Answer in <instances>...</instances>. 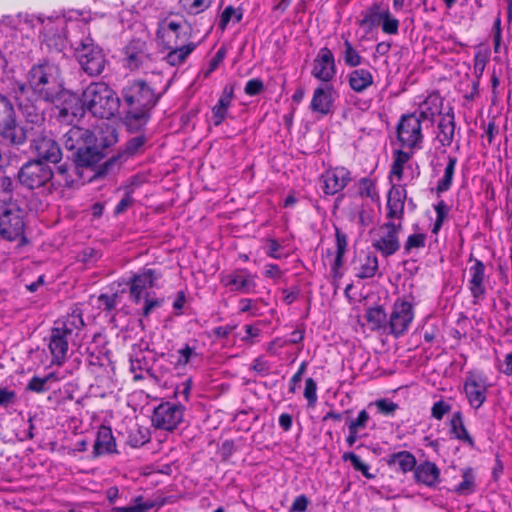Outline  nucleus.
Wrapping results in <instances>:
<instances>
[{
  "label": "nucleus",
  "mask_w": 512,
  "mask_h": 512,
  "mask_svg": "<svg viewBox=\"0 0 512 512\" xmlns=\"http://www.w3.org/2000/svg\"><path fill=\"white\" fill-rule=\"evenodd\" d=\"M414 151H404L402 149L393 152V163L391 165L389 178L395 177L397 181H401L404 176L405 169H412L411 158Z\"/></svg>",
  "instance_id": "nucleus-36"
},
{
  "label": "nucleus",
  "mask_w": 512,
  "mask_h": 512,
  "mask_svg": "<svg viewBox=\"0 0 512 512\" xmlns=\"http://www.w3.org/2000/svg\"><path fill=\"white\" fill-rule=\"evenodd\" d=\"M347 81L352 91L361 94L374 84V76L370 70L358 67L348 73Z\"/></svg>",
  "instance_id": "nucleus-31"
},
{
  "label": "nucleus",
  "mask_w": 512,
  "mask_h": 512,
  "mask_svg": "<svg viewBox=\"0 0 512 512\" xmlns=\"http://www.w3.org/2000/svg\"><path fill=\"white\" fill-rule=\"evenodd\" d=\"M98 141L97 129L91 132L88 129L73 125L63 134V144L69 151L79 152V148H84L93 141Z\"/></svg>",
  "instance_id": "nucleus-24"
},
{
  "label": "nucleus",
  "mask_w": 512,
  "mask_h": 512,
  "mask_svg": "<svg viewBox=\"0 0 512 512\" xmlns=\"http://www.w3.org/2000/svg\"><path fill=\"white\" fill-rule=\"evenodd\" d=\"M117 453V445L110 427L101 425L93 445V456Z\"/></svg>",
  "instance_id": "nucleus-28"
},
{
  "label": "nucleus",
  "mask_w": 512,
  "mask_h": 512,
  "mask_svg": "<svg viewBox=\"0 0 512 512\" xmlns=\"http://www.w3.org/2000/svg\"><path fill=\"white\" fill-rule=\"evenodd\" d=\"M337 73L335 58L332 51L328 47L319 50L313 61L311 74L314 78L329 83Z\"/></svg>",
  "instance_id": "nucleus-20"
},
{
  "label": "nucleus",
  "mask_w": 512,
  "mask_h": 512,
  "mask_svg": "<svg viewBox=\"0 0 512 512\" xmlns=\"http://www.w3.org/2000/svg\"><path fill=\"white\" fill-rule=\"evenodd\" d=\"M264 90V83L261 79L259 78H253V79H250L245 87H244V92L248 95V96H256V95H259L262 91Z\"/></svg>",
  "instance_id": "nucleus-64"
},
{
  "label": "nucleus",
  "mask_w": 512,
  "mask_h": 512,
  "mask_svg": "<svg viewBox=\"0 0 512 512\" xmlns=\"http://www.w3.org/2000/svg\"><path fill=\"white\" fill-rule=\"evenodd\" d=\"M414 479L418 484L433 488L440 483V469L430 461H424L415 465Z\"/></svg>",
  "instance_id": "nucleus-29"
},
{
  "label": "nucleus",
  "mask_w": 512,
  "mask_h": 512,
  "mask_svg": "<svg viewBox=\"0 0 512 512\" xmlns=\"http://www.w3.org/2000/svg\"><path fill=\"white\" fill-rule=\"evenodd\" d=\"M451 405L440 399L436 401L431 408V416L432 418L440 421L443 419L444 415L451 411Z\"/></svg>",
  "instance_id": "nucleus-61"
},
{
  "label": "nucleus",
  "mask_w": 512,
  "mask_h": 512,
  "mask_svg": "<svg viewBox=\"0 0 512 512\" xmlns=\"http://www.w3.org/2000/svg\"><path fill=\"white\" fill-rule=\"evenodd\" d=\"M162 278L160 270L144 267L130 279V299L135 304H140L146 294H151L150 289L158 288V281Z\"/></svg>",
  "instance_id": "nucleus-11"
},
{
  "label": "nucleus",
  "mask_w": 512,
  "mask_h": 512,
  "mask_svg": "<svg viewBox=\"0 0 512 512\" xmlns=\"http://www.w3.org/2000/svg\"><path fill=\"white\" fill-rule=\"evenodd\" d=\"M342 59L346 66L351 68H358L365 61L364 57L354 47L348 38H344Z\"/></svg>",
  "instance_id": "nucleus-42"
},
{
  "label": "nucleus",
  "mask_w": 512,
  "mask_h": 512,
  "mask_svg": "<svg viewBox=\"0 0 512 512\" xmlns=\"http://www.w3.org/2000/svg\"><path fill=\"white\" fill-rule=\"evenodd\" d=\"M369 420V413L365 409H363L358 413L356 418L348 419L346 421V425L348 427V430H354L361 433V431L367 427Z\"/></svg>",
  "instance_id": "nucleus-54"
},
{
  "label": "nucleus",
  "mask_w": 512,
  "mask_h": 512,
  "mask_svg": "<svg viewBox=\"0 0 512 512\" xmlns=\"http://www.w3.org/2000/svg\"><path fill=\"white\" fill-rule=\"evenodd\" d=\"M59 121L73 124L79 121L85 114L86 106L76 94L64 92L61 95V103L57 106Z\"/></svg>",
  "instance_id": "nucleus-19"
},
{
  "label": "nucleus",
  "mask_w": 512,
  "mask_h": 512,
  "mask_svg": "<svg viewBox=\"0 0 512 512\" xmlns=\"http://www.w3.org/2000/svg\"><path fill=\"white\" fill-rule=\"evenodd\" d=\"M199 354L196 350V347L185 344L182 348L177 350V359L175 362V366L183 367L190 363V361L197 357Z\"/></svg>",
  "instance_id": "nucleus-51"
},
{
  "label": "nucleus",
  "mask_w": 512,
  "mask_h": 512,
  "mask_svg": "<svg viewBox=\"0 0 512 512\" xmlns=\"http://www.w3.org/2000/svg\"><path fill=\"white\" fill-rule=\"evenodd\" d=\"M397 139L402 147L411 151L422 148L421 119L416 114L403 115L397 126Z\"/></svg>",
  "instance_id": "nucleus-10"
},
{
  "label": "nucleus",
  "mask_w": 512,
  "mask_h": 512,
  "mask_svg": "<svg viewBox=\"0 0 512 512\" xmlns=\"http://www.w3.org/2000/svg\"><path fill=\"white\" fill-rule=\"evenodd\" d=\"M456 165L457 158L455 156L449 155L447 157V164L444 169V174L437 182L436 190L438 193H443L450 189L453 182Z\"/></svg>",
  "instance_id": "nucleus-44"
},
{
  "label": "nucleus",
  "mask_w": 512,
  "mask_h": 512,
  "mask_svg": "<svg viewBox=\"0 0 512 512\" xmlns=\"http://www.w3.org/2000/svg\"><path fill=\"white\" fill-rule=\"evenodd\" d=\"M151 368L150 357L140 347L133 346L130 355V369L135 380L143 379V371L149 372Z\"/></svg>",
  "instance_id": "nucleus-37"
},
{
  "label": "nucleus",
  "mask_w": 512,
  "mask_h": 512,
  "mask_svg": "<svg viewBox=\"0 0 512 512\" xmlns=\"http://www.w3.org/2000/svg\"><path fill=\"white\" fill-rule=\"evenodd\" d=\"M184 406L172 402L159 404L153 412L152 423L158 429L173 431L182 422Z\"/></svg>",
  "instance_id": "nucleus-16"
},
{
  "label": "nucleus",
  "mask_w": 512,
  "mask_h": 512,
  "mask_svg": "<svg viewBox=\"0 0 512 512\" xmlns=\"http://www.w3.org/2000/svg\"><path fill=\"white\" fill-rule=\"evenodd\" d=\"M257 275L246 268H237L227 273H221L220 283L230 292L252 294L256 292Z\"/></svg>",
  "instance_id": "nucleus-14"
},
{
  "label": "nucleus",
  "mask_w": 512,
  "mask_h": 512,
  "mask_svg": "<svg viewBox=\"0 0 512 512\" xmlns=\"http://www.w3.org/2000/svg\"><path fill=\"white\" fill-rule=\"evenodd\" d=\"M489 386L487 378L482 373H466L463 391L471 408L478 410L485 403Z\"/></svg>",
  "instance_id": "nucleus-15"
},
{
  "label": "nucleus",
  "mask_w": 512,
  "mask_h": 512,
  "mask_svg": "<svg viewBox=\"0 0 512 512\" xmlns=\"http://www.w3.org/2000/svg\"><path fill=\"white\" fill-rule=\"evenodd\" d=\"M47 384L48 383L46 382L44 377L33 376L31 380L28 382L25 389L26 391H31L35 393H44L49 389Z\"/></svg>",
  "instance_id": "nucleus-63"
},
{
  "label": "nucleus",
  "mask_w": 512,
  "mask_h": 512,
  "mask_svg": "<svg viewBox=\"0 0 512 512\" xmlns=\"http://www.w3.org/2000/svg\"><path fill=\"white\" fill-rule=\"evenodd\" d=\"M180 29L179 23L170 21L163 24L158 31V39L169 50L164 59L173 67L183 64L197 46L194 42L185 43L180 35Z\"/></svg>",
  "instance_id": "nucleus-4"
},
{
  "label": "nucleus",
  "mask_w": 512,
  "mask_h": 512,
  "mask_svg": "<svg viewBox=\"0 0 512 512\" xmlns=\"http://www.w3.org/2000/svg\"><path fill=\"white\" fill-rule=\"evenodd\" d=\"M224 58H225V50L223 48H220L216 52L214 57L209 61L208 67L201 71V74L203 75V77L208 78L211 75V73H213L218 68V66L224 60Z\"/></svg>",
  "instance_id": "nucleus-60"
},
{
  "label": "nucleus",
  "mask_w": 512,
  "mask_h": 512,
  "mask_svg": "<svg viewBox=\"0 0 512 512\" xmlns=\"http://www.w3.org/2000/svg\"><path fill=\"white\" fill-rule=\"evenodd\" d=\"M97 135V142L94 140L84 148H79V152H73L75 162L73 171L98 164L104 157L102 150L117 142L116 130L109 124L103 123L97 127Z\"/></svg>",
  "instance_id": "nucleus-5"
},
{
  "label": "nucleus",
  "mask_w": 512,
  "mask_h": 512,
  "mask_svg": "<svg viewBox=\"0 0 512 512\" xmlns=\"http://www.w3.org/2000/svg\"><path fill=\"white\" fill-rule=\"evenodd\" d=\"M73 167H68L66 164H62L57 167V174L62 177L63 185L66 187H71L74 185L75 178L74 175H79V169L73 171Z\"/></svg>",
  "instance_id": "nucleus-56"
},
{
  "label": "nucleus",
  "mask_w": 512,
  "mask_h": 512,
  "mask_svg": "<svg viewBox=\"0 0 512 512\" xmlns=\"http://www.w3.org/2000/svg\"><path fill=\"white\" fill-rule=\"evenodd\" d=\"M373 405L377 408V411L385 416H394L398 409V404L389 399L376 400Z\"/></svg>",
  "instance_id": "nucleus-57"
},
{
  "label": "nucleus",
  "mask_w": 512,
  "mask_h": 512,
  "mask_svg": "<svg viewBox=\"0 0 512 512\" xmlns=\"http://www.w3.org/2000/svg\"><path fill=\"white\" fill-rule=\"evenodd\" d=\"M74 47L75 56L85 73L90 76H97L104 70L105 56L102 49L93 43L89 37L71 42Z\"/></svg>",
  "instance_id": "nucleus-7"
},
{
  "label": "nucleus",
  "mask_w": 512,
  "mask_h": 512,
  "mask_svg": "<svg viewBox=\"0 0 512 512\" xmlns=\"http://www.w3.org/2000/svg\"><path fill=\"white\" fill-rule=\"evenodd\" d=\"M388 7H383L379 3H373L363 13V18L360 20V26L374 27L379 25Z\"/></svg>",
  "instance_id": "nucleus-43"
},
{
  "label": "nucleus",
  "mask_w": 512,
  "mask_h": 512,
  "mask_svg": "<svg viewBox=\"0 0 512 512\" xmlns=\"http://www.w3.org/2000/svg\"><path fill=\"white\" fill-rule=\"evenodd\" d=\"M214 0H179V5L188 15H198L206 11Z\"/></svg>",
  "instance_id": "nucleus-47"
},
{
  "label": "nucleus",
  "mask_w": 512,
  "mask_h": 512,
  "mask_svg": "<svg viewBox=\"0 0 512 512\" xmlns=\"http://www.w3.org/2000/svg\"><path fill=\"white\" fill-rule=\"evenodd\" d=\"M0 136L13 145H23L28 139V129L18 119L11 99L0 93Z\"/></svg>",
  "instance_id": "nucleus-6"
},
{
  "label": "nucleus",
  "mask_w": 512,
  "mask_h": 512,
  "mask_svg": "<svg viewBox=\"0 0 512 512\" xmlns=\"http://www.w3.org/2000/svg\"><path fill=\"white\" fill-rule=\"evenodd\" d=\"M142 301H144L142 308V315L144 317H148L154 309L161 307L164 302L162 298L152 297L151 294H146Z\"/></svg>",
  "instance_id": "nucleus-58"
},
{
  "label": "nucleus",
  "mask_w": 512,
  "mask_h": 512,
  "mask_svg": "<svg viewBox=\"0 0 512 512\" xmlns=\"http://www.w3.org/2000/svg\"><path fill=\"white\" fill-rule=\"evenodd\" d=\"M343 461H350L351 465L356 471L362 473V475L367 479H373L375 475L369 472L370 467L368 464L361 461L360 457L353 452H345L342 455Z\"/></svg>",
  "instance_id": "nucleus-48"
},
{
  "label": "nucleus",
  "mask_w": 512,
  "mask_h": 512,
  "mask_svg": "<svg viewBox=\"0 0 512 512\" xmlns=\"http://www.w3.org/2000/svg\"><path fill=\"white\" fill-rule=\"evenodd\" d=\"M24 220L20 210L5 209L0 214V236L7 241L25 240Z\"/></svg>",
  "instance_id": "nucleus-17"
},
{
  "label": "nucleus",
  "mask_w": 512,
  "mask_h": 512,
  "mask_svg": "<svg viewBox=\"0 0 512 512\" xmlns=\"http://www.w3.org/2000/svg\"><path fill=\"white\" fill-rule=\"evenodd\" d=\"M59 329H52L49 341V350L52 355V363L61 366L68 353L69 342L73 339L65 336Z\"/></svg>",
  "instance_id": "nucleus-27"
},
{
  "label": "nucleus",
  "mask_w": 512,
  "mask_h": 512,
  "mask_svg": "<svg viewBox=\"0 0 512 512\" xmlns=\"http://www.w3.org/2000/svg\"><path fill=\"white\" fill-rule=\"evenodd\" d=\"M489 37L492 41L493 52L495 54V59L501 60L502 57L507 55L508 46L503 38V28H502V20L501 14L498 11L496 16L494 17Z\"/></svg>",
  "instance_id": "nucleus-32"
},
{
  "label": "nucleus",
  "mask_w": 512,
  "mask_h": 512,
  "mask_svg": "<svg viewBox=\"0 0 512 512\" xmlns=\"http://www.w3.org/2000/svg\"><path fill=\"white\" fill-rule=\"evenodd\" d=\"M14 181L0 171V202L6 203L12 198Z\"/></svg>",
  "instance_id": "nucleus-52"
},
{
  "label": "nucleus",
  "mask_w": 512,
  "mask_h": 512,
  "mask_svg": "<svg viewBox=\"0 0 512 512\" xmlns=\"http://www.w3.org/2000/svg\"><path fill=\"white\" fill-rule=\"evenodd\" d=\"M384 461L389 468L403 474L413 471L417 464L415 456L406 450L388 454L384 457Z\"/></svg>",
  "instance_id": "nucleus-30"
},
{
  "label": "nucleus",
  "mask_w": 512,
  "mask_h": 512,
  "mask_svg": "<svg viewBox=\"0 0 512 512\" xmlns=\"http://www.w3.org/2000/svg\"><path fill=\"white\" fill-rule=\"evenodd\" d=\"M335 90L331 84L320 85L313 91L310 109L313 113L326 116L333 112Z\"/></svg>",
  "instance_id": "nucleus-22"
},
{
  "label": "nucleus",
  "mask_w": 512,
  "mask_h": 512,
  "mask_svg": "<svg viewBox=\"0 0 512 512\" xmlns=\"http://www.w3.org/2000/svg\"><path fill=\"white\" fill-rule=\"evenodd\" d=\"M304 397L308 401L309 406H315L318 399L317 384L312 378H307L305 381Z\"/></svg>",
  "instance_id": "nucleus-59"
},
{
  "label": "nucleus",
  "mask_w": 512,
  "mask_h": 512,
  "mask_svg": "<svg viewBox=\"0 0 512 512\" xmlns=\"http://www.w3.org/2000/svg\"><path fill=\"white\" fill-rule=\"evenodd\" d=\"M380 24L385 34L395 35L399 31V20L392 16L389 9L384 14Z\"/></svg>",
  "instance_id": "nucleus-55"
},
{
  "label": "nucleus",
  "mask_w": 512,
  "mask_h": 512,
  "mask_svg": "<svg viewBox=\"0 0 512 512\" xmlns=\"http://www.w3.org/2000/svg\"><path fill=\"white\" fill-rule=\"evenodd\" d=\"M84 321L80 309L75 308L71 313L67 314L62 320L56 322L53 329H59L63 334L71 339L83 327Z\"/></svg>",
  "instance_id": "nucleus-34"
},
{
  "label": "nucleus",
  "mask_w": 512,
  "mask_h": 512,
  "mask_svg": "<svg viewBox=\"0 0 512 512\" xmlns=\"http://www.w3.org/2000/svg\"><path fill=\"white\" fill-rule=\"evenodd\" d=\"M442 106V97L438 93H431L418 103V117L432 121L436 115L441 113Z\"/></svg>",
  "instance_id": "nucleus-35"
},
{
  "label": "nucleus",
  "mask_w": 512,
  "mask_h": 512,
  "mask_svg": "<svg viewBox=\"0 0 512 512\" xmlns=\"http://www.w3.org/2000/svg\"><path fill=\"white\" fill-rule=\"evenodd\" d=\"M415 232L410 234L404 243V253L411 254L414 250L424 248L426 245L427 235L426 233L419 232L418 225L413 226Z\"/></svg>",
  "instance_id": "nucleus-46"
},
{
  "label": "nucleus",
  "mask_w": 512,
  "mask_h": 512,
  "mask_svg": "<svg viewBox=\"0 0 512 512\" xmlns=\"http://www.w3.org/2000/svg\"><path fill=\"white\" fill-rule=\"evenodd\" d=\"M455 137V120L452 111L444 114L437 125L436 139L443 147L452 145Z\"/></svg>",
  "instance_id": "nucleus-33"
},
{
  "label": "nucleus",
  "mask_w": 512,
  "mask_h": 512,
  "mask_svg": "<svg viewBox=\"0 0 512 512\" xmlns=\"http://www.w3.org/2000/svg\"><path fill=\"white\" fill-rule=\"evenodd\" d=\"M351 180V173L345 167L329 169L321 176L323 191L326 195H335L341 192Z\"/></svg>",
  "instance_id": "nucleus-21"
},
{
  "label": "nucleus",
  "mask_w": 512,
  "mask_h": 512,
  "mask_svg": "<svg viewBox=\"0 0 512 512\" xmlns=\"http://www.w3.org/2000/svg\"><path fill=\"white\" fill-rule=\"evenodd\" d=\"M365 318L372 330H387L388 318L384 308L380 305L366 310Z\"/></svg>",
  "instance_id": "nucleus-39"
},
{
  "label": "nucleus",
  "mask_w": 512,
  "mask_h": 512,
  "mask_svg": "<svg viewBox=\"0 0 512 512\" xmlns=\"http://www.w3.org/2000/svg\"><path fill=\"white\" fill-rule=\"evenodd\" d=\"M450 434L455 439L468 444L469 446L474 445V441L464 425L463 414L461 411L454 412L450 419Z\"/></svg>",
  "instance_id": "nucleus-38"
},
{
  "label": "nucleus",
  "mask_w": 512,
  "mask_h": 512,
  "mask_svg": "<svg viewBox=\"0 0 512 512\" xmlns=\"http://www.w3.org/2000/svg\"><path fill=\"white\" fill-rule=\"evenodd\" d=\"M1 24H6L14 27H16L17 25L25 24L30 28H36L38 26H43L45 24V20L40 16L19 14L17 23L11 17L7 16L0 21V25Z\"/></svg>",
  "instance_id": "nucleus-45"
},
{
  "label": "nucleus",
  "mask_w": 512,
  "mask_h": 512,
  "mask_svg": "<svg viewBox=\"0 0 512 512\" xmlns=\"http://www.w3.org/2000/svg\"><path fill=\"white\" fill-rule=\"evenodd\" d=\"M119 303V296L117 293H113L111 295L101 294L98 297V304L106 311H112L116 308Z\"/></svg>",
  "instance_id": "nucleus-62"
},
{
  "label": "nucleus",
  "mask_w": 512,
  "mask_h": 512,
  "mask_svg": "<svg viewBox=\"0 0 512 512\" xmlns=\"http://www.w3.org/2000/svg\"><path fill=\"white\" fill-rule=\"evenodd\" d=\"M14 99L18 109L27 123L41 127L45 121L41 99H35L34 94L24 83H18L14 89Z\"/></svg>",
  "instance_id": "nucleus-8"
},
{
  "label": "nucleus",
  "mask_w": 512,
  "mask_h": 512,
  "mask_svg": "<svg viewBox=\"0 0 512 512\" xmlns=\"http://www.w3.org/2000/svg\"><path fill=\"white\" fill-rule=\"evenodd\" d=\"M501 124L500 120L493 118L483 126L481 138L486 141L488 146H497L501 144Z\"/></svg>",
  "instance_id": "nucleus-41"
},
{
  "label": "nucleus",
  "mask_w": 512,
  "mask_h": 512,
  "mask_svg": "<svg viewBox=\"0 0 512 512\" xmlns=\"http://www.w3.org/2000/svg\"><path fill=\"white\" fill-rule=\"evenodd\" d=\"M378 269L379 262L377 256L373 253H368L356 268L355 276L359 279H369L376 275Z\"/></svg>",
  "instance_id": "nucleus-40"
},
{
  "label": "nucleus",
  "mask_w": 512,
  "mask_h": 512,
  "mask_svg": "<svg viewBox=\"0 0 512 512\" xmlns=\"http://www.w3.org/2000/svg\"><path fill=\"white\" fill-rule=\"evenodd\" d=\"M32 147L37 155L47 162L57 163L61 160L62 153L58 143L46 133H39L33 138Z\"/></svg>",
  "instance_id": "nucleus-23"
},
{
  "label": "nucleus",
  "mask_w": 512,
  "mask_h": 512,
  "mask_svg": "<svg viewBox=\"0 0 512 512\" xmlns=\"http://www.w3.org/2000/svg\"><path fill=\"white\" fill-rule=\"evenodd\" d=\"M123 99L129 106L127 121L129 125L142 126L149 119L150 110L156 105L160 95L142 80L133 81L122 91Z\"/></svg>",
  "instance_id": "nucleus-1"
},
{
  "label": "nucleus",
  "mask_w": 512,
  "mask_h": 512,
  "mask_svg": "<svg viewBox=\"0 0 512 512\" xmlns=\"http://www.w3.org/2000/svg\"><path fill=\"white\" fill-rule=\"evenodd\" d=\"M32 94L44 101H53L62 91L60 69L54 63H38L28 73V85Z\"/></svg>",
  "instance_id": "nucleus-2"
},
{
  "label": "nucleus",
  "mask_w": 512,
  "mask_h": 512,
  "mask_svg": "<svg viewBox=\"0 0 512 512\" xmlns=\"http://www.w3.org/2000/svg\"><path fill=\"white\" fill-rule=\"evenodd\" d=\"M468 272V288L473 297V303L477 304L486 294L485 265L480 260H475Z\"/></svg>",
  "instance_id": "nucleus-25"
},
{
  "label": "nucleus",
  "mask_w": 512,
  "mask_h": 512,
  "mask_svg": "<svg viewBox=\"0 0 512 512\" xmlns=\"http://www.w3.org/2000/svg\"><path fill=\"white\" fill-rule=\"evenodd\" d=\"M414 319V305L406 299H397L388 318V330L396 338L409 329Z\"/></svg>",
  "instance_id": "nucleus-12"
},
{
  "label": "nucleus",
  "mask_w": 512,
  "mask_h": 512,
  "mask_svg": "<svg viewBox=\"0 0 512 512\" xmlns=\"http://www.w3.org/2000/svg\"><path fill=\"white\" fill-rule=\"evenodd\" d=\"M402 223L388 221L381 224L372 232V247L384 257L394 255L400 249L399 234Z\"/></svg>",
  "instance_id": "nucleus-9"
},
{
  "label": "nucleus",
  "mask_w": 512,
  "mask_h": 512,
  "mask_svg": "<svg viewBox=\"0 0 512 512\" xmlns=\"http://www.w3.org/2000/svg\"><path fill=\"white\" fill-rule=\"evenodd\" d=\"M53 177L51 167L41 160H33L24 164L19 172V182L29 189L44 186Z\"/></svg>",
  "instance_id": "nucleus-13"
},
{
  "label": "nucleus",
  "mask_w": 512,
  "mask_h": 512,
  "mask_svg": "<svg viewBox=\"0 0 512 512\" xmlns=\"http://www.w3.org/2000/svg\"><path fill=\"white\" fill-rule=\"evenodd\" d=\"M241 19V12H237L232 6H227L220 15L218 26L222 31H224L231 20H233L234 23H238Z\"/></svg>",
  "instance_id": "nucleus-53"
},
{
  "label": "nucleus",
  "mask_w": 512,
  "mask_h": 512,
  "mask_svg": "<svg viewBox=\"0 0 512 512\" xmlns=\"http://www.w3.org/2000/svg\"><path fill=\"white\" fill-rule=\"evenodd\" d=\"M474 481L472 469H465L462 473V481L455 487L454 491L460 495H468L474 491Z\"/></svg>",
  "instance_id": "nucleus-50"
},
{
  "label": "nucleus",
  "mask_w": 512,
  "mask_h": 512,
  "mask_svg": "<svg viewBox=\"0 0 512 512\" xmlns=\"http://www.w3.org/2000/svg\"><path fill=\"white\" fill-rule=\"evenodd\" d=\"M152 59L147 51L146 42L133 39L124 48V66L130 70H148Z\"/></svg>",
  "instance_id": "nucleus-18"
},
{
  "label": "nucleus",
  "mask_w": 512,
  "mask_h": 512,
  "mask_svg": "<svg viewBox=\"0 0 512 512\" xmlns=\"http://www.w3.org/2000/svg\"><path fill=\"white\" fill-rule=\"evenodd\" d=\"M358 193L361 197L369 198L372 201H377L379 199L375 183L368 177H363L359 180Z\"/></svg>",
  "instance_id": "nucleus-49"
},
{
  "label": "nucleus",
  "mask_w": 512,
  "mask_h": 512,
  "mask_svg": "<svg viewBox=\"0 0 512 512\" xmlns=\"http://www.w3.org/2000/svg\"><path fill=\"white\" fill-rule=\"evenodd\" d=\"M407 191L400 185H393L388 192L387 214L386 217L391 220H398L402 223L404 216L405 200Z\"/></svg>",
  "instance_id": "nucleus-26"
},
{
  "label": "nucleus",
  "mask_w": 512,
  "mask_h": 512,
  "mask_svg": "<svg viewBox=\"0 0 512 512\" xmlns=\"http://www.w3.org/2000/svg\"><path fill=\"white\" fill-rule=\"evenodd\" d=\"M86 109L95 117L110 119L119 110L117 94L104 82L90 83L82 93Z\"/></svg>",
  "instance_id": "nucleus-3"
}]
</instances>
